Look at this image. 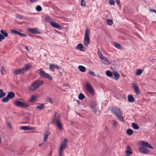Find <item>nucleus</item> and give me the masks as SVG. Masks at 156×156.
<instances>
[{"label":"nucleus","mask_w":156,"mask_h":156,"mask_svg":"<svg viewBox=\"0 0 156 156\" xmlns=\"http://www.w3.org/2000/svg\"><path fill=\"white\" fill-rule=\"evenodd\" d=\"M76 48L80 51H84V50L83 49V46L81 44H78L76 46Z\"/></svg>","instance_id":"obj_23"},{"label":"nucleus","mask_w":156,"mask_h":156,"mask_svg":"<svg viewBox=\"0 0 156 156\" xmlns=\"http://www.w3.org/2000/svg\"><path fill=\"white\" fill-rule=\"evenodd\" d=\"M132 85L133 86V88L136 94L137 95L139 94H140L139 89L137 84L135 83H132Z\"/></svg>","instance_id":"obj_8"},{"label":"nucleus","mask_w":156,"mask_h":156,"mask_svg":"<svg viewBox=\"0 0 156 156\" xmlns=\"http://www.w3.org/2000/svg\"><path fill=\"white\" fill-rule=\"evenodd\" d=\"M128 101L130 102H132L134 101L135 99L132 95H129L128 97Z\"/></svg>","instance_id":"obj_25"},{"label":"nucleus","mask_w":156,"mask_h":156,"mask_svg":"<svg viewBox=\"0 0 156 156\" xmlns=\"http://www.w3.org/2000/svg\"><path fill=\"white\" fill-rule=\"evenodd\" d=\"M12 33H14V34H17L22 37H26L27 36L25 34H22L19 32H18L16 30H12Z\"/></svg>","instance_id":"obj_18"},{"label":"nucleus","mask_w":156,"mask_h":156,"mask_svg":"<svg viewBox=\"0 0 156 156\" xmlns=\"http://www.w3.org/2000/svg\"><path fill=\"white\" fill-rule=\"evenodd\" d=\"M79 70L83 72H84L86 71V68L82 66H78Z\"/></svg>","instance_id":"obj_32"},{"label":"nucleus","mask_w":156,"mask_h":156,"mask_svg":"<svg viewBox=\"0 0 156 156\" xmlns=\"http://www.w3.org/2000/svg\"><path fill=\"white\" fill-rule=\"evenodd\" d=\"M45 107L44 104L37 103L36 108L41 110L43 109Z\"/></svg>","instance_id":"obj_19"},{"label":"nucleus","mask_w":156,"mask_h":156,"mask_svg":"<svg viewBox=\"0 0 156 156\" xmlns=\"http://www.w3.org/2000/svg\"><path fill=\"white\" fill-rule=\"evenodd\" d=\"M113 75L114 77H112V78L116 80H118L120 76L119 74L117 73L114 72Z\"/></svg>","instance_id":"obj_20"},{"label":"nucleus","mask_w":156,"mask_h":156,"mask_svg":"<svg viewBox=\"0 0 156 156\" xmlns=\"http://www.w3.org/2000/svg\"><path fill=\"white\" fill-rule=\"evenodd\" d=\"M126 156H130L129 155H126Z\"/></svg>","instance_id":"obj_59"},{"label":"nucleus","mask_w":156,"mask_h":156,"mask_svg":"<svg viewBox=\"0 0 156 156\" xmlns=\"http://www.w3.org/2000/svg\"><path fill=\"white\" fill-rule=\"evenodd\" d=\"M7 125H8V126L10 128H11V124L9 122H8L7 123Z\"/></svg>","instance_id":"obj_52"},{"label":"nucleus","mask_w":156,"mask_h":156,"mask_svg":"<svg viewBox=\"0 0 156 156\" xmlns=\"http://www.w3.org/2000/svg\"><path fill=\"white\" fill-rule=\"evenodd\" d=\"M42 144H43V143H42L41 144L39 145V146H41L42 145Z\"/></svg>","instance_id":"obj_57"},{"label":"nucleus","mask_w":156,"mask_h":156,"mask_svg":"<svg viewBox=\"0 0 156 156\" xmlns=\"http://www.w3.org/2000/svg\"><path fill=\"white\" fill-rule=\"evenodd\" d=\"M45 20L46 22H49L50 21V19L48 17H46L45 18Z\"/></svg>","instance_id":"obj_50"},{"label":"nucleus","mask_w":156,"mask_h":156,"mask_svg":"<svg viewBox=\"0 0 156 156\" xmlns=\"http://www.w3.org/2000/svg\"><path fill=\"white\" fill-rule=\"evenodd\" d=\"M0 32L3 35L0 34V42L5 39V37H7L8 36V33L4 30H1Z\"/></svg>","instance_id":"obj_9"},{"label":"nucleus","mask_w":156,"mask_h":156,"mask_svg":"<svg viewBox=\"0 0 156 156\" xmlns=\"http://www.w3.org/2000/svg\"><path fill=\"white\" fill-rule=\"evenodd\" d=\"M1 71L2 75L6 73V70H5V67L4 66H2Z\"/></svg>","instance_id":"obj_39"},{"label":"nucleus","mask_w":156,"mask_h":156,"mask_svg":"<svg viewBox=\"0 0 156 156\" xmlns=\"http://www.w3.org/2000/svg\"><path fill=\"white\" fill-rule=\"evenodd\" d=\"M5 95V94L4 93L3 90L0 89V98H2L4 97Z\"/></svg>","instance_id":"obj_36"},{"label":"nucleus","mask_w":156,"mask_h":156,"mask_svg":"<svg viewBox=\"0 0 156 156\" xmlns=\"http://www.w3.org/2000/svg\"><path fill=\"white\" fill-rule=\"evenodd\" d=\"M133 132V130L130 129H128L126 131L127 134L129 136H130L132 135Z\"/></svg>","instance_id":"obj_34"},{"label":"nucleus","mask_w":156,"mask_h":156,"mask_svg":"<svg viewBox=\"0 0 156 156\" xmlns=\"http://www.w3.org/2000/svg\"><path fill=\"white\" fill-rule=\"evenodd\" d=\"M114 46L115 47L119 49H122V47L120 44L118 43H115L114 44Z\"/></svg>","instance_id":"obj_31"},{"label":"nucleus","mask_w":156,"mask_h":156,"mask_svg":"<svg viewBox=\"0 0 156 156\" xmlns=\"http://www.w3.org/2000/svg\"><path fill=\"white\" fill-rule=\"evenodd\" d=\"M89 74L90 75L93 76H96V75H95L94 73L93 72V71H90L89 72Z\"/></svg>","instance_id":"obj_49"},{"label":"nucleus","mask_w":156,"mask_h":156,"mask_svg":"<svg viewBox=\"0 0 156 156\" xmlns=\"http://www.w3.org/2000/svg\"><path fill=\"white\" fill-rule=\"evenodd\" d=\"M151 11L156 13V11L155 10L151 9Z\"/></svg>","instance_id":"obj_54"},{"label":"nucleus","mask_w":156,"mask_h":156,"mask_svg":"<svg viewBox=\"0 0 156 156\" xmlns=\"http://www.w3.org/2000/svg\"><path fill=\"white\" fill-rule=\"evenodd\" d=\"M117 122L116 121H113V126L115 128H116L117 127Z\"/></svg>","instance_id":"obj_45"},{"label":"nucleus","mask_w":156,"mask_h":156,"mask_svg":"<svg viewBox=\"0 0 156 156\" xmlns=\"http://www.w3.org/2000/svg\"><path fill=\"white\" fill-rule=\"evenodd\" d=\"M143 71V70H141L140 69H138L136 70V75L139 76L141 74Z\"/></svg>","instance_id":"obj_35"},{"label":"nucleus","mask_w":156,"mask_h":156,"mask_svg":"<svg viewBox=\"0 0 156 156\" xmlns=\"http://www.w3.org/2000/svg\"><path fill=\"white\" fill-rule=\"evenodd\" d=\"M24 73L22 69H15L14 70V74L17 75L21 73Z\"/></svg>","instance_id":"obj_17"},{"label":"nucleus","mask_w":156,"mask_h":156,"mask_svg":"<svg viewBox=\"0 0 156 156\" xmlns=\"http://www.w3.org/2000/svg\"><path fill=\"white\" fill-rule=\"evenodd\" d=\"M49 68L51 71L54 72L55 69H59L60 68L56 65L51 64L49 66Z\"/></svg>","instance_id":"obj_16"},{"label":"nucleus","mask_w":156,"mask_h":156,"mask_svg":"<svg viewBox=\"0 0 156 156\" xmlns=\"http://www.w3.org/2000/svg\"><path fill=\"white\" fill-rule=\"evenodd\" d=\"M139 149V151L142 153L147 154L149 153V150L145 147H140Z\"/></svg>","instance_id":"obj_14"},{"label":"nucleus","mask_w":156,"mask_h":156,"mask_svg":"<svg viewBox=\"0 0 156 156\" xmlns=\"http://www.w3.org/2000/svg\"><path fill=\"white\" fill-rule=\"evenodd\" d=\"M86 2L85 0H81V5L82 7H84L86 5Z\"/></svg>","instance_id":"obj_41"},{"label":"nucleus","mask_w":156,"mask_h":156,"mask_svg":"<svg viewBox=\"0 0 156 156\" xmlns=\"http://www.w3.org/2000/svg\"><path fill=\"white\" fill-rule=\"evenodd\" d=\"M16 18L17 19H21L25 18V17L24 16H23L21 15H19L18 14H16Z\"/></svg>","instance_id":"obj_38"},{"label":"nucleus","mask_w":156,"mask_h":156,"mask_svg":"<svg viewBox=\"0 0 156 156\" xmlns=\"http://www.w3.org/2000/svg\"><path fill=\"white\" fill-rule=\"evenodd\" d=\"M90 34V30H86L85 33L84 38V43L86 46H87L90 42L89 35Z\"/></svg>","instance_id":"obj_4"},{"label":"nucleus","mask_w":156,"mask_h":156,"mask_svg":"<svg viewBox=\"0 0 156 156\" xmlns=\"http://www.w3.org/2000/svg\"><path fill=\"white\" fill-rule=\"evenodd\" d=\"M127 149H128L126 151V153L127 155L132 154V152L131 151L130 147L129 146H128L127 147Z\"/></svg>","instance_id":"obj_28"},{"label":"nucleus","mask_w":156,"mask_h":156,"mask_svg":"<svg viewBox=\"0 0 156 156\" xmlns=\"http://www.w3.org/2000/svg\"><path fill=\"white\" fill-rule=\"evenodd\" d=\"M30 67L31 66L29 65H25L24 67L22 69L24 73L28 70Z\"/></svg>","instance_id":"obj_24"},{"label":"nucleus","mask_w":156,"mask_h":156,"mask_svg":"<svg viewBox=\"0 0 156 156\" xmlns=\"http://www.w3.org/2000/svg\"><path fill=\"white\" fill-rule=\"evenodd\" d=\"M105 130L107 131V132H108V129L107 127H106L105 129Z\"/></svg>","instance_id":"obj_53"},{"label":"nucleus","mask_w":156,"mask_h":156,"mask_svg":"<svg viewBox=\"0 0 156 156\" xmlns=\"http://www.w3.org/2000/svg\"><path fill=\"white\" fill-rule=\"evenodd\" d=\"M55 31L57 33H58V31L57 30H55Z\"/></svg>","instance_id":"obj_58"},{"label":"nucleus","mask_w":156,"mask_h":156,"mask_svg":"<svg viewBox=\"0 0 156 156\" xmlns=\"http://www.w3.org/2000/svg\"><path fill=\"white\" fill-rule=\"evenodd\" d=\"M47 100L51 103L53 104V100L50 97H49L48 98Z\"/></svg>","instance_id":"obj_44"},{"label":"nucleus","mask_w":156,"mask_h":156,"mask_svg":"<svg viewBox=\"0 0 156 156\" xmlns=\"http://www.w3.org/2000/svg\"><path fill=\"white\" fill-rule=\"evenodd\" d=\"M86 87L87 90L90 94L92 95L94 94V90L88 83H87Z\"/></svg>","instance_id":"obj_7"},{"label":"nucleus","mask_w":156,"mask_h":156,"mask_svg":"<svg viewBox=\"0 0 156 156\" xmlns=\"http://www.w3.org/2000/svg\"><path fill=\"white\" fill-rule=\"evenodd\" d=\"M25 48L28 51H29V50H28V48L27 47H25Z\"/></svg>","instance_id":"obj_56"},{"label":"nucleus","mask_w":156,"mask_h":156,"mask_svg":"<svg viewBox=\"0 0 156 156\" xmlns=\"http://www.w3.org/2000/svg\"><path fill=\"white\" fill-rule=\"evenodd\" d=\"M39 70L40 71L39 74L41 76L44 78L48 79L50 81L53 80L52 77L48 74L46 73L41 69H39Z\"/></svg>","instance_id":"obj_6"},{"label":"nucleus","mask_w":156,"mask_h":156,"mask_svg":"<svg viewBox=\"0 0 156 156\" xmlns=\"http://www.w3.org/2000/svg\"><path fill=\"white\" fill-rule=\"evenodd\" d=\"M97 104L95 102H92L91 104L90 107L92 111L95 113L96 112L97 110Z\"/></svg>","instance_id":"obj_11"},{"label":"nucleus","mask_w":156,"mask_h":156,"mask_svg":"<svg viewBox=\"0 0 156 156\" xmlns=\"http://www.w3.org/2000/svg\"><path fill=\"white\" fill-rule=\"evenodd\" d=\"M61 116L59 115V113L57 112H55L54 118L51 122L52 124H56V125L60 130H61L63 129V126L62 124L60 122V117Z\"/></svg>","instance_id":"obj_1"},{"label":"nucleus","mask_w":156,"mask_h":156,"mask_svg":"<svg viewBox=\"0 0 156 156\" xmlns=\"http://www.w3.org/2000/svg\"><path fill=\"white\" fill-rule=\"evenodd\" d=\"M59 156H62L63 155V150L60 149L59 151Z\"/></svg>","instance_id":"obj_48"},{"label":"nucleus","mask_w":156,"mask_h":156,"mask_svg":"<svg viewBox=\"0 0 156 156\" xmlns=\"http://www.w3.org/2000/svg\"><path fill=\"white\" fill-rule=\"evenodd\" d=\"M98 55L99 56L100 58L103 56L101 51H98Z\"/></svg>","instance_id":"obj_46"},{"label":"nucleus","mask_w":156,"mask_h":156,"mask_svg":"<svg viewBox=\"0 0 156 156\" xmlns=\"http://www.w3.org/2000/svg\"><path fill=\"white\" fill-rule=\"evenodd\" d=\"M37 98V95H33L31 96L30 99L29 100V101L30 103L33 102L34 100Z\"/></svg>","instance_id":"obj_22"},{"label":"nucleus","mask_w":156,"mask_h":156,"mask_svg":"<svg viewBox=\"0 0 156 156\" xmlns=\"http://www.w3.org/2000/svg\"><path fill=\"white\" fill-rule=\"evenodd\" d=\"M109 4L111 5H114L115 4V2L113 0H109Z\"/></svg>","instance_id":"obj_47"},{"label":"nucleus","mask_w":156,"mask_h":156,"mask_svg":"<svg viewBox=\"0 0 156 156\" xmlns=\"http://www.w3.org/2000/svg\"><path fill=\"white\" fill-rule=\"evenodd\" d=\"M7 96L9 99H12L15 97V94L12 92H10L8 93Z\"/></svg>","instance_id":"obj_27"},{"label":"nucleus","mask_w":156,"mask_h":156,"mask_svg":"<svg viewBox=\"0 0 156 156\" xmlns=\"http://www.w3.org/2000/svg\"><path fill=\"white\" fill-rule=\"evenodd\" d=\"M49 134L50 133L48 131H45L44 132V143H45V142L47 141V139H48V136Z\"/></svg>","instance_id":"obj_21"},{"label":"nucleus","mask_w":156,"mask_h":156,"mask_svg":"<svg viewBox=\"0 0 156 156\" xmlns=\"http://www.w3.org/2000/svg\"><path fill=\"white\" fill-rule=\"evenodd\" d=\"M107 22L108 24L109 25H111L113 23L112 20H109V19H107Z\"/></svg>","instance_id":"obj_43"},{"label":"nucleus","mask_w":156,"mask_h":156,"mask_svg":"<svg viewBox=\"0 0 156 156\" xmlns=\"http://www.w3.org/2000/svg\"><path fill=\"white\" fill-rule=\"evenodd\" d=\"M42 8L41 6L39 5L37 6L36 8V10L38 12H40L42 10Z\"/></svg>","instance_id":"obj_40"},{"label":"nucleus","mask_w":156,"mask_h":156,"mask_svg":"<svg viewBox=\"0 0 156 156\" xmlns=\"http://www.w3.org/2000/svg\"><path fill=\"white\" fill-rule=\"evenodd\" d=\"M133 128L135 129H138L139 128V126L136 123L133 122L132 124Z\"/></svg>","instance_id":"obj_33"},{"label":"nucleus","mask_w":156,"mask_h":156,"mask_svg":"<svg viewBox=\"0 0 156 156\" xmlns=\"http://www.w3.org/2000/svg\"><path fill=\"white\" fill-rule=\"evenodd\" d=\"M20 129L24 130H32L33 129V128L29 127L27 126H22L20 127Z\"/></svg>","instance_id":"obj_29"},{"label":"nucleus","mask_w":156,"mask_h":156,"mask_svg":"<svg viewBox=\"0 0 156 156\" xmlns=\"http://www.w3.org/2000/svg\"><path fill=\"white\" fill-rule=\"evenodd\" d=\"M112 111L119 120L122 122L124 121V118L122 116V111L120 108L114 107L112 108Z\"/></svg>","instance_id":"obj_2"},{"label":"nucleus","mask_w":156,"mask_h":156,"mask_svg":"<svg viewBox=\"0 0 156 156\" xmlns=\"http://www.w3.org/2000/svg\"><path fill=\"white\" fill-rule=\"evenodd\" d=\"M85 97L84 95L82 93L80 94H79L78 96L79 99L80 100H82Z\"/></svg>","instance_id":"obj_37"},{"label":"nucleus","mask_w":156,"mask_h":156,"mask_svg":"<svg viewBox=\"0 0 156 156\" xmlns=\"http://www.w3.org/2000/svg\"><path fill=\"white\" fill-rule=\"evenodd\" d=\"M30 29H30H37V28H29L28 29Z\"/></svg>","instance_id":"obj_55"},{"label":"nucleus","mask_w":156,"mask_h":156,"mask_svg":"<svg viewBox=\"0 0 156 156\" xmlns=\"http://www.w3.org/2000/svg\"><path fill=\"white\" fill-rule=\"evenodd\" d=\"M50 24L54 28H57L58 29H62L63 28L62 27L58 25L57 23H55L53 22H50Z\"/></svg>","instance_id":"obj_12"},{"label":"nucleus","mask_w":156,"mask_h":156,"mask_svg":"<svg viewBox=\"0 0 156 156\" xmlns=\"http://www.w3.org/2000/svg\"><path fill=\"white\" fill-rule=\"evenodd\" d=\"M101 62L104 64L108 65L110 64L109 61L105 56H103L100 58Z\"/></svg>","instance_id":"obj_15"},{"label":"nucleus","mask_w":156,"mask_h":156,"mask_svg":"<svg viewBox=\"0 0 156 156\" xmlns=\"http://www.w3.org/2000/svg\"><path fill=\"white\" fill-rule=\"evenodd\" d=\"M44 82L41 80H37L33 82L31 86L29 87V90L30 91H34L36 90L40 86L43 84Z\"/></svg>","instance_id":"obj_3"},{"label":"nucleus","mask_w":156,"mask_h":156,"mask_svg":"<svg viewBox=\"0 0 156 156\" xmlns=\"http://www.w3.org/2000/svg\"><path fill=\"white\" fill-rule=\"evenodd\" d=\"M140 143L141 146H144L153 149V147L151 146L147 142L144 141H141L140 142Z\"/></svg>","instance_id":"obj_13"},{"label":"nucleus","mask_w":156,"mask_h":156,"mask_svg":"<svg viewBox=\"0 0 156 156\" xmlns=\"http://www.w3.org/2000/svg\"><path fill=\"white\" fill-rule=\"evenodd\" d=\"M67 139H65L64 140L61 144L60 149L63 150L67 147Z\"/></svg>","instance_id":"obj_10"},{"label":"nucleus","mask_w":156,"mask_h":156,"mask_svg":"<svg viewBox=\"0 0 156 156\" xmlns=\"http://www.w3.org/2000/svg\"><path fill=\"white\" fill-rule=\"evenodd\" d=\"M28 32L33 34H40L41 32L39 30H28Z\"/></svg>","instance_id":"obj_26"},{"label":"nucleus","mask_w":156,"mask_h":156,"mask_svg":"<svg viewBox=\"0 0 156 156\" xmlns=\"http://www.w3.org/2000/svg\"><path fill=\"white\" fill-rule=\"evenodd\" d=\"M106 74L108 76L112 78L113 73L111 71L109 70L107 71L106 72Z\"/></svg>","instance_id":"obj_30"},{"label":"nucleus","mask_w":156,"mask_h":156,"mask_svg":"<svg viewBox=\"0 0 156 156\" xmlns=\"http://www.w3.org/2000/svg\"><path fill=\"white\" fill-rule=\"evenodd\" d=\"M14 105L18 107H22L23 108L28 107L29 105L28 102H25L21 101H16L14 102Z\"/></svg>","instance_id":"obj_5"},{"label":"nucleus","mask_w":156,"mask_h":156,"mask_svg":"<svg viewBox=\"0 0 156 156\" xmlns=\"http://www.w3.org/2000/svg\"><path fill=\"white\" fill-rule=\"evenodd\" d=\"M9 99L8 97L7 96L6 97L2 99V101L3 102H7L9 100Z\"/></svg>","instance_id":"obj_42"},{"label":"nucleus","mask_w":156,"mask_h":156,"mask_svg":"<svg viewBox=\"0 0 156 156\" xmlns=\"http://www.w3.org/2000/svg\"><path fill=\"white\" fill-rule=\"evenodd\" d=\"M116 2L117 4L118 5H119V6L120 7L121 5H120V1L119 0H116Z\"/></svg>","instance_id":"obj_51"}]
</instances>
